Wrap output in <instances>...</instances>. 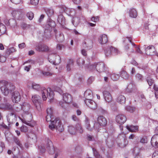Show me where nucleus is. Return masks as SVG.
<instances>
[{
  "instance_id": "nucleus-13",
  "label": "nucleus",
  "mask_w": 158,
  "mask_h": 158,
  "mask_svg": "<svg viewBox=\"0 0 158 158\" xmlns=\"http://www.w3.org/2000/svg\"><path fill=\"white\" fill-rule=\"evenodd\" d=\"M152 145L154 147H158V135H154L151 140Z\"/></svg>"
},
{
  "instance_id": "nucleus-20",
  "label": "nucleus",
  "mask_w": 158,
  "mask_h": 158,
  "mask_svg": "<svg viewBox=\"0 0 158 158\" xmlns=\"http://www.w3.org/2000/svg\"><path fill=\"white\" fill-rule=\"evenodd\" d=\"M56 38L57 41L59 42H61L64 40V37L63 35L60 32H57L56 33Z\"/></svg>"
},
{
  "instance_id": "nucleus-24",
  "label": "nucleus",
  "mask_w": 158,
  "mask_h": 158,
  "mask_svg": "<svg viewBox=\"0 0 158 158\" xmlns=\"http://www.w3.org/2000/svg\"><path fill=\"white\" fill-rule=\"evenodd\" d=\"M130 16L131 18H136L137 16V13L136 10L134 9H131L129 11Z\"/></svg>"
},
{
  "instance_id": "nucleus-40",
  "label": "nucleus",
  "mask_w": 158,
  "mask_h": 158,
  "mask_svg": "<svg viewBox=\"0 0 158 158\" xmlns=\"http://www.w3.org/2000/svg\"><path fill=\"white\" fill-rule=\"evenodd\" d=\"M41 73L45 77L51 76L53 74V73L49 72V71H42Z\"/></svg>"
},
{
  "instance_id": "nucleus-9",
  "label": "nucleus",
  "mask_w": 158,
  "mask_h": 158,
  "mask_svg": "<svg viewBox=\"0 0 158 158\" xmlns=\"http://www.w3.org/2000/svg\"><path fill=\"white\" fill-rule=\"evenodd\" d=\"M56 58L60 61V57L59 56H56L55 54H50L48 56L49 61L53 64L55 63H56L57 61Z\"/></svg>"
},
{
  "instance_id": "nucleus-15",
  "label": "nucleus",
  "mask_w": 158,
  "mask_h": 158,
  "mask_svg": "<svg viewBox=\"0 0 158 158\" xmlns=\"http://www.w3.org/2000/svg\"><path fill=\"white\" fill-rule=\"evenodd\" d=\"M29 116L31 118L30 120H27V118L25 119L24 118H22L20 117H19V118L23 123H24L31 127H33L35 125V123H30L31 120V115H29Z\"/></svg>"
},
{
  "instance_id": "nucleus-50",
  "label": "nucleus",
  "mask_w": 158,
  "mask_h": 158,
  "mask_svg": "<svg viewBox=\"0 0 158 158\" xmlns=\"http://www.w3.org/2000/svg\"><path fill=\"white\" fill-rule=\"evenodd\" d=\"M47 112L48 115H52L53 112V109L52 107L48 108L47 110Z\"/></svg>"
},
{
  "instance_id": "nucleus-19",
  "label": "nucleus",
  "mask_w": 158,
  "mask_h": 158,
  "mask_svg": "<svg viewBox=\"0 0 158 158\" xmlns=\"http://www.w3.org/2000/svg\"><path fill=\"white\" fill-rule=\"evenodd\" d=\"M55 129H56L60 132L64 130L63 126L61 124V123L59 119L57 120V121L55 123Z\"/></svg>"
},
{
  "instance_id": "nucleus-62",
  "label": "nucleus",
  "mask_w": 158,
  "mask_h": 158,
  "mask_svg": "<svg viewBox=\"0 0 158 158\" xmlns=\"http://www.w3.org/2000/svg\"><path fill=\"white\" fill-rule=\"evenodd\" d=\"M10 1L13 3L15 4H18L20 3L21 0H10Z\"/></svg>"
},
{
  "instance_id": "nucleus-14",
  "label": "nucleus",
  "mask_w": 158,
  "mask_h": 158,
  "mask_svg": "<svg viewBox=\"0 0 158 158\" xmlns=\"http://www.w3.org/2000/svg\"><path fill=\"white\" fill-rule=\"evenodd\" d=\"M94 66H95L96 69L99 72H102L105 70L104 64L103 63H99L94 64Z\"/></svg>"
},
{
  "instance_id": "nucleus-12",
  "label": "nucleus",
  "mask_w": 158,
  "mask_h": 158,
  "mask_svg": "<svg viewBox=\"0 0 158 158\" xmlns=\"http://www.w3.org/2000/svg\"><path fill=\"white\" fill-rule=\"evenodd\" d=\"M98 126L97 127H98L99 124L101 126H104L106 125L107 123V121L105 117L103 116H100L98 117Z\"/></svg>"
},
{
  "instance_id": "nucleus-30",
  "label": "nucleus",
  "mask_w": 158,
  "mask_h": 158,
  "mask_svg": "<svg viewBox=\"0 0 158 158\" xmlns=\"http://www.w3.org/2000/svg\"><path fill=\"white\" fill-rule=\"evenodd\" d=\"M76 130L78 132L80 133H82L83 132V128L79 123L76 125Z\"/></svg>"
},
{
  "instance_id": "nucleus-44",
  "label": "nucleus",
  "mask_w": 158,
  "mask_h": 158,
  "mask_svg": "<svg viewBox=\"0 0 158 158\" xmlns=\"http://www.w3.org/2000/svg\"><path fill=\"white\" fill-rule=\"evenodd\" d=\"M2 108L6 110H12L13 109L12 106L9 103H6L4 107H2Z\"/></svg>"
},
{
  "instance_id": "nucleus-4",
  "label": "nucleus",
  "mask_w": 158,
  "mask_h": 158,
  "mask_svg": "<svg viewBox=\"0 0 158 158\" xmlns=\"http://www.w3.org/2000/svg\"><path fill=\"white\" fill-rule=\"evenodd\" d=\"M32 100L37 110L39 111L41 109V103L40 98V96L37 95H34L32 97Z\"/></svg>"
},
{
  "instance_id": "nucleus-47",
  "label": "nucleus",
  "mask_w": 158,
  "mask_h": 158,
  "mask_svg": "<svg viewBox=\"0 0 158 158\" xmlns=\"http://www.w3.org/2000/svg\"><path fill=\"white\" fill-rule=\"evenodd\" d=\"M20 130L21 132L25 133L28 131V129L26 126L23 125L20 128Z\"/></svg>"
},
{
  "instance_id": "nucleus-29",
  "label": "nucleus",
  "mask_w": 158,
  "mask_h": 158,
  "mask_svg": "<svg viewBox=\"0 0 158 158\" xmlns=\"http://www.w3.org/2000/svg\"><path fill=\"white\" fill-rule=\"evenodd\" d=\"M8 22L10 25L13 27H15L17 26L16 22L14 19H10Z\"/></svg>"
},
{
  "instance_id": "nucleus-61",
  "label": "nucleus",
  "mask_w": 158,
  "mask_h": 158,
  "mask_svg": "<svg viewBox=\"0 0 158 158\" xmlns=\"http://www.w3.org/2000/svg\"><path fill=\"white\" fill-rule=\"evenodd\" d=\"M6 60V57L3 56H1L0 57V61L2 62H4Z\"/></svg>"
},
{
  "instance_id": "nucleus-35",
  "label": "nucleus",
  "mask_w": 158,
  "mask_h": 158,
  "mask_svg": "<svg viewBox=\"0 0 158 158\" xmlns=\"http://www.w3.org/2000/svg\"><path fill=\"white\" fill-rule=\"evenodd\" d=\"M105 54L106 56H110L112 54L110 46L108 47L105 51Z\"/></svg>"
},
{
  "instance_id": "nucleus-28",
  "label": "nucleus",
  "mask_w": 158,
  "mask_h": 158,
  "mask_svg": "<svg viewBox=\"0 0 158 158\" xmlns=\"http://www.w3.org/2000/svg\"><path fill=\"white\" fill-rule=\"evenodd\" d=\"M47 148L50 150L53 151V147L52 141L49 140L48 141L47 144Z\"/></svg>"
},
{
  "instance_id": "nucleus-21",
  "label": "nucleus",
  "mask_w": 158,
  "mask_h": 158,
  "mask_svg": "<svg viewBox=\"0 0 158 158\" xmlns=\"http://www.w3.org/2000/svg\"><path fill=\"white\" fill-rule=\"evenodd\" d=\"M127 129L131 132H135L138 130V127L133 125H127Z\"/></svg>"
},
{
  "instance_id": "nucleus-51",
  "label": "nucleus",
  "mask_w": 158,
  "mask_h": 158,
  "mask_svg": "<svg viewBox=\"0 0 158 158\" xmlns=\"http://www.w3.org/2000/svg\"><path fill=\"white\" fill-rule=\"evenodd\" d=\"M52 116H53L52 115H47L46 117V120L47 122L51 121V122H52V120L53 119L52 117Z\"/></svg>"
},
{
  "instance_id": "nucleus-34",
  "label": "nucleus",
  "mask_w": 158,
  "mask_h": 158,
  "mask_svg": "<svg viewBox=\"0 0 158 158\" xmlns=\"http://www.w3.org/2000/svg\"><path fill=\"white\" fill-rule=\"evenodd\" d=\"M80 22V19L79 18L75 17L73 18L72 21V23L75 26H77Z\"/></svg>"
},
{
  "instance_id": "nucleus-31",
  "label": "nucleus",
  "mask_w": 158,
  "mask_h": 158,
  "mask_svg": "<svg viewBox=\"0 0 158 158\" xmlns=\"http://www.w3.org/2000/svg\"><path fill=\"white\" fill-rule=\"evenodd\" d=\"M73 62L72 60H69L68 63L67 64L66 68L68 71H69L71 70V68L73 66Z\"/></svg>"
},
{
  "instance_id": "nucleus-6",
  "label": "nucleus",
  "mask_w": 158,
  "mask_h": 158,
  "mask_svg": "<svg viewBox=\"0 0 158 158\" xmlns=\"http://www.w3.org/2000/svg\"><path fill=\"white\" fill-rule=\"evenodd\" d=\"M126 116L123 114H119L116 117V121L119 124H122L124 123L126 121Z\"/></svg>"
},
{
  "instance_id": "nucleus-49",
  "label": "nucleus",
  "mask_w": 158,
  "mask_h": 158,
  "mask_svg": "<svg viewBox=\"0 0 158 158\" xmlns=\"http://www.w3.org/2000/svg\"><path fill=\"white\" fill-rule=\"evenodd\" d=\"M126 109L127 111L130 112H133L135 110V108L133 107H131V106H127L126 108Z\"/></svg>"
},
{
  "instance_id": "nucleus-57",
  "label": "nucleus",
  "mask_w": 158,
  "mask_h": 158,
  "mask_svg": "<svg viewBox=\"0 0 158 158\" xmlns=\"http://www.w3.org/2000/svg\"><path fill=\"white\" fill-rule=\"evenodd\" d=\"M31 67V66L30 65H27L24 67V70L25 71L28 72L30 71V69Z\"/></svg>"
},
{
  "instance_id": "nucleus-32",
  "label": "nucleus",
  "mask_w": 158,
  "mask_h": 158,
  "mask_svg": "<svg viewBox=\"0 0 158 158\" xmlns=\"http://www.w3.org/2000/svg\"><path fill=\"white\" fill-rule=\"evenodd\" d=\"M6 29L5 26L2 23H0V35L4 33Z\"/></svg>"
},
{
  "instance_id": "nucleus-17",
  "label": "nucleus",
  "mask_w": 158,
  "mask_h": 158,
  "mask_svg": "<svg viewBox=\"0 0 158 158\" xmlns=\"http://www.w3.org/2000/svg\"><path fill=\"white\" fill-rule=\"evenodd\" d=\"M108 38L105 34H103L101 35L99 39V42L101 44H106L108 41Z\"/></svg>"
},
{
  "instance_id": "nucleus-63",
  "label": "nucleus",
  "mask_w": 158,
  "mask_h": 158,
  "mask_svg": "<svg viewBox=\"0 0 158 158\" xmlns=\"http://www.w3.org/2000/svg\"><path fill=\"white\" fill-rule=\"evenodd\" d=\"M85 62L83 60H79V61L77 62V63L79 66H81L83 65Z\"/></svg>"
},
{
  "instance_id": "nucleus-45",
  "label": "nucleus",
  "mask_w": 158,
  "mask_h": 158,
  "mask_svg": "<svg viewBox=\"0 0 158 158\" xmlns=\"http://www.w3.org/2000/svg\"><path fill=\"white\" fill-rule=\"evenodd\" d=\"M20 27L23 29H26L29 28L30 25L24 22H22L20 24Z\"/></svg>"
},
{
  "instance_id": "nucleus-27",
  "label": "nucleus",
  "mask_w": 158,
  "mask_h": 158,
  "mask_svg": "<svg viewBox=\"0 0 158 158\" xmlns=\"http://www.w3.org/2000/svg\"><path fill=\"white\" fill-rule=\"evenodd\" d=\"M59 119L58 118H56L55 119H54V120H52V121L51 122V123L49 126V128L52 130H53L55 129V127H54V125H55V123L57 121V120Z\"/></svg>"
},
{
  "instance_id": "nucleus-25",
  "label": "nucleus",
  "mask_w": 158,
  "mask_h": 158,
  "mask_svg": "<svg viewBox=\"0 0 158 158\" xmlns=\"http://www.w3.org/2000/svg\"><path fill=\"white\" fill-rule=\"evenodd\" d=\"M22 109L26 113L28 112L30 109V105L25 103L22 106Z\"/></svg>"
},
{
  "instance_id": "nucleus-54",
  "label": "nucleus",
  "mask_w": 158,
  "mask_h": 158,
  "mask_svg": "<svg viewBox=\"0 0 158 158\" xmlns=\"http://www.w3.org/2000/svg\"><path fill=\"white\" fill-rule=\"evenodd\" d=\"M147 81L149 86H151L153 83L154 81L150 78H148L147 79Z\"/></svg>"
},
{
  "instance_id": "nucleus-42",
  "label": "nucleus",
  "mask_w": 158,
  "mask_h": 158,
  "mask_svg": "<svg viewBox=\"0 0 158 158\" xmlns=\"http://www.w3.org/2000/svg\"><path fill=\"white\" fill-rule=\"evenodd\" d=\"M46 11L47 14L49 17L52 16L54 14V10L52 9H47Z\"/></svg>"
},
{
  "instance_id": "nucleus-64",
  "label": "nucleus",
  "mask_w": 158,
  "mask_h": 158,
  "mask_svg": "<svg viewBox=\"0 0 158 158\" xmlns=\"http://www.w3.org/2000/svg\"><path fill=\"white\" fill-rule=\"evenodd\" d=\"M19 47L20 49H22L24 48L26 45L24 43H23L19 45Z\"/></svg>"
},
{
  "instance_id": "nucleus-41",
  "label": "nucleus",
  "mask_w": 158,
  "mask_h": 158,
  "mask_svg": "<svg viewBox=\"0 0 158 158\" xmlns=\"http://www.w3.org/2000/svg\"><path fill=\"white\" fill-rule=\"evenodd\" d=\"M121 77L125 79H127L129 77L128 75L124 71H123L121 72Z\"/></svg>"
},
{
  "instance_id": "nucleus-56",
  "label": "nucleus",
  "mask_w": 158,
  "mask_h": 158,
  "mask_svg": "<svg viewBox=\"0 0 158 158\" xmlns=\"http://www.w3.org/2000/svg\"><path fill=\"white\" fill-rule=\"evenodd\" d=\"M136 79L139 80H141L143 79L142 76L140 74L138 73L136 75Z\"/></svg>"
},
{
  "instance_id": "nucleus-53",
  "label": "nucleus",
  "mask_w": 158,
  "mask_h": 158,
  "mask_svg": "<svg viewBox=\"0 0 158 158\" xmlns=\"http://www.w3.org/2000/svg\"><path fill=\"white\" fill-rule=\"evenodd\" d=\"M91 20L94 22H97L99 20V17L98 16L93 17L91 18Z\"/></svg>"
},
{
  "instance_id": "nucleus-38",
  "label": "nucleus",
  "mask_w": 158,
  "mask_h": 158,
  "mask_svg": "<svg viewBox=\"0 0 158 158\" xmlns=\"http://www.w3.org/2000/svg\"><path fill=\"white\" fill-rule=\"evenodd\" d=\"M68 131L71 134H74L75 133V129L72 126L68 127Z\"/></svg>"
},
{
  "instance_id": "nucleus-5",
  "label": "nucleus",
  "mask_w": 158,
  "mask_h": 158,
  "mask_svg": "<svg viewBox=\"0 0 158 158\" xmlns=\"http://www.w3.org/2000/svg\"><path fill=\"white\" fill-rule=\"evenodd\" d=\"M11 85L9 83H6L1 87V89L3 94L5 96L7 95L10 91H11L13 88L11 87Z\"/></svg>"
},
{
  "instance_id": "nucleus-46",
  "label": "nucleus",
  "mask_w": 158,
  "mask_h": 158,
  "mask_svg": "<svg viewBox=\"0 0 158 158\" xmlns=\"http://www.w3.org/2000/svg\"><path fill=\"white\" fill-rule=\"evenodd\" d=\"M15 51V49L14 47H12L7 49L6 52L7 55H9L10 53Z\"/></svg>"
},
{
  "instance_id": "nucleus-10",
  "label": "nucleus",
  "mask_w": 158,
  "mask_h": 158,
  "mask_svg": "<svg viewBox=\"0 0 158 158\" xmlns=\"http://www.w3.org/2000/svg\"><path fill=\"white\" fill-rule=\"evenodd\" d=\"M12 101L13 102L17 103L19 101L20 99V96L19 93L18 92H15L12 97Z\"/></svg>"
},
{
  "instance_id": "nucleus-2",
  "label": "nucleus",
  "mask_w": 158,
  "mask_h": 158,
  "mask_svg": "<svg viewBox=\"0 0 158 158\" xmlns=\"http://www.w3.org/2000/svg\"><path fill=\"white\" fill-rule=\"evenodd\" d=\"M97 126H98V123L94 122L90 123L87 118H85V120L84 126L88 130L92 131L94 129H97L98 128Z\"/></svg>"
},
{
  "instance_id": "nucleus-55",
  "label": "nucleus",
  "mask_w": 158,
  "mask_h": 158,
  "mask_svg": "<svg viewBox=\"0 0 158 158\" xmlns=\"http://www.w3.org/2000/svg\"><path fill=\"white\" fill-rule=\"evenodd\" d=\"M35 61L33 60H28V61L24 62V64H27V63H28V64H29V65H31V64H35Z\"/></svg>"
},
{
  "instance_id": "nucleus-37",
  "label": "nucleus",
  "mask_w": 158,
  "mask_h": 158,
  "mask_svg": "<svg viewBox=\"0 0 158 158\" xmlns=\"http://www.w3.org/2000/svg\"><path fill=\"white\" fill-rule=\"evenodd\" d=\"M119 76L118 74L115 73L112 74L110 75V77L111 79L114 81H116L118 80L119 78Z\"/></svg>"
},
{
  "instance_id": "nucleus-18",
  "label": "nucleus",
  "mask_w": 158,
  "mask_h": 158,
  "mask_svg": "<svg viewBox=\"0 0 158 158\" xmlns=\"http://www.w3.org/2000/svg\"><path fill=\"white\" fill-rule=\"evenodd\" d=\"M36 49L40 52H46L49 50L48 47L44 44H39L37 47Z\"/></svg>"
},
{
  "instance_id": "nucleus-16",
  "label": "nucleus",
  "mask_w": 158,
  "mask_h": 158,
  "mask_svg": "<svg viewBox=\"0 0 158 158\" xmlns=\"http://www.w3.org/2000/svg\"><path fill=\"white\" fill-rule=\"evenodd\" d=\"M84 96L85 99V100H91L93 97L92 92L89 89H87L85 92Z\"/></svg>"
},
{
  "instance_id": "nucleus-58",
  "label": "nucleus",
  "mask_w": 158,
  "mask_h": 158,
  "mask_svg": "<svg viewBox=\"0 0 158 158\" xmlns=\"http://www.w3.org/2000/svg\"><path fill=\"white\" fill-rule=\"evenodd\" d=\"M64 48V46L62 44H58L56 46V49L58 50H61Z\"/></svg>"
},
{
  "instance_id": "nucleus-3",
  "label": "nucleus",
  "mask_w": 158,
  "mask_h": 158,
  "mask_svg": "<svg viewBox=\"0 0 158 158\" xmlns=\"http://www.w3.org/2000/svg\"><path fill=\"white\" fill-rule=\"evenodd\" d=\"M63 98L65 102L62 101L59 102L60 105L62 107H65L64 104L66 103H69L72 101L73 98L71 95L68 93L64 94L63 95Z\"/></svg>"
},
{
  "instance_id": "nucleus-11",
  "label": "nucleus",
  "mask_w": 158,
  "mask_h": 158,
  "mask_svg": "<svg viewBox=\"0 0 158 158\" xmlns=\"http://www.w3.org/2000/svg\"><path fill=\"white\" fill-rule=\"evenodd\" d=\"M146 53L147 55H153L156 54L154 47L152 46L147 48L145 49Z\"/></svg>"
},
{
  "instance_id": "nucleus-33",
  "label": "nucleus",
  "mask_w": 158,
  "mask_h": 158,
  "mask_svg": "<svg viewBox=\"0 0 158 158\" xmlns=\"http://www.w3.org/2000/svg\"><path fill=\"white\" fill-rule=\"evenodd\" d=\"M128 142L127 139H124V140L120 143H118V145L121 148H124L125 147L127 144Z\"/></svg>"
},
{
  "instance_id": "nucleus-48",
  "label": "nucleus",
  "mask_w": 158,
  "mask_h": 158,
  "mask_svg": "<svg viewBox=\"0 0 158 158\" xmlns=\"http://www.w3.org/2000/svg\"><path fill=\"white\" fill-rule=\"evenodd\" d=\"M27 16L30 20H31L33 18L34 15L32 12H30L27 13Z\"/></svg>"
},
{
  "instance_id": "nucleus-59",
  "label": "nucleus",
  "mask_w": 158,
  "mask_h": 158,
  "mask_svg": "<svg viewBox=\"0 0 158 158\" xmlns=\"http://www.w3.org/2000/svg\"><path fill=\"white\" fill-rule=\"evenodd\" d=\"M132 44L134 46V47L136 49V51L137 52L140 54L142 53V52L139 47H137L136 46H135V44Z\"/></svg>"
},
{
  "instance_id": "nucleus-43",
  "label": "nucleus",
  "mask_w": 158,
  "mask_h": 158,
  "mask_svg": "<svg viewBox=\"0 0 158 158\" xmlns=\"http://www.w3.org/2000/svg\"><path fill=\"white\" fill-rule=\"evenodd\" d=\"M14 141L18 145L20 148H23L22 144L21 143L19 139L17 138L14 137Z\"/></svg>"
},
{
  "instance_id": "nucleus-8",
  "label": "nucleus",
  "mask_w": 158,
  "mask_h": 158,
  "mask_svg": "<svg viewBox=\"0 0 158 158\" xmlns=\"http://www.w3.org/2000/svg\"><path fill=\"white\" fill-rule=\"evenodd\" d=\"M104 98L105 100L108 102L112 101V97L110 93L107 91H104L103 92Z\"/></svg>"
},
{
  "instance_id": "nucleus-60",
  "label": "nucleus",
  "mask_w": 158,
  "mask_h": 158,
  "mask_svg": "<svg viewBox=\"0 0 158 158\" xmlns=\"http://www.w3.org/2000/svg\"><path fill=\"white\" fill-rule=\"evenodd\" d=\"M147 138L146 137H143L141 139L140 142L142 143H147Z\"/></svg>"
},
{
  "instance_id": "nucleus-52",
  "label": "nucleus",
  "mask_w": 158,
  "mask_h": 158,
  "mask_svg": "<svg viewBox=\"0 0 158 158\" xmlns=\"http://www.w3.org/2000/svg\"><path fill=\"white\" fill-rule=\"evenodd\" d=\"M39 0H31V3L33 5L36 6L39 3Z\"/></svg>"
},
{
  "instance_id": "nucleus-7",
  "label": "nucleus",
  "mask_w": 158,
  "mask_h": 158,
  "mask_svg": "<svg viewBox=\"0 0 158 158\" xmlns=\"http://www.w3.org/2000/svg\"><path fill=\"white\" fill-rule=\"evenodd\" d=\"M85 102L86 105L89 107L93 110H95L97 108L96 103L92 100H85Z\"/></svg>"
},
{
  "instance_id": "nucleus-23",
  "label": "nucleus",
  "mask_w": 158,
  "mask_h": 158,
  "mask_svg": "<svg viewBox=\"0 0 158 158\" xmlns=\"http://www.w3.org/2000/svg\"><path fill=\"white\" fill-rule=\"evenodd\" d=\"M21 14L20 11L16 10H14L12 13L13 16L17 19H20Z\"/></svg>"
},
{
  "instance_id": "nucleus-1",
  "label": "nucleus",
  "mask_w": 158,
  "mask_h": 158,
  "mask_svg": "<svg viewBox=\"0 0 158 158\" xmlns=\"http://www.w3.org/2000/svg\"><path fill=\"white\" fill-rule=\"evenodd\" d=\"M31 85L33 89L37 91H41L42 98L44 100H46L47 98L50 100L53 98L54 93L50 88L46 89L44 87H41L40 85L34 83H33Z\"/></svg>"
},
{
  "instance_id": "nucleus-22",
  "label": "nucleus",
  "mask_w": 158,
  "mask_h": 158,
  "mask_svg": "<svg viewBox=\"0 0 158 158\" xmlns=\"http://www.w3.org/2000/svg\"><path fill=\"white\" fill-rule=\"evenodd\" d=\"M126 98L122 95H120L117 98V102L121 104H123L125 103L126 102Z\"/></svg>"
},
{
  "instance_id": "nucleus-39",
  "label": "nucleus",
  "mask_w": 158,
  "mask_h": 158,
  "mask_svg": "<svg viewBox=\"0 0 158 158\" xmlns=\"http://www.w3.org/2000/svg\"><path fill=\"white\" fill-rule=\"evenodd\" d=\"M15 116H14V114H11L8 116V121L10 123H13V119L15 118Z\"/></svg>"
},
{
  "instance_id": "nucleus-36",
  "label": "nucleus",
  "mask_w": 158,
  "mask_h": 158,
  "mask_svg": "<svg viewBox=\"0 0 158 158\" xmlns=\"http://www.w3.org/2000/svg\"><path fill=\"white\" fill-rule=\"evenodd\" d=\"M110 48L112 54L116 55L119 53V52L116 48L110 46Z\"/></svg>"
},
{
  "instance_id": "nucleus-26",
  "label": "nucleus",
  "mask_w": 158,
  "mask_h": 158,
  "mask_svg": "<svg viewBox=\"0 0 158 158\" xmlns=\"http://www.w3.org/2000/svg\"><path fill=\"white\" fill-rule=\"evenodd\" d=\"M57 21L60 24L62 25L65 23V19L63 15H60L58 16Z\"/></svg>"
}]
</instances>
